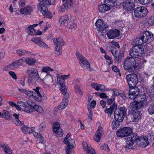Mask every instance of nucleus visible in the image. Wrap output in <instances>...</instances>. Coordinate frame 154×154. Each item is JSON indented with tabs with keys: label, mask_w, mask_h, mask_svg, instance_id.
<instances>
[{
	"label": "nucleus",
	"mask_w": 154,
	"mask_h": 154,
	"mask_svg": "<svg viewBox=\"0 0 154 154\" xmlns=\"http://www.w3.org/2000/svg\"><path fill=\"white\" fill-rule=\"evenodd\" d=\"M116 134L118 137H125L127 144L125 147L126 149H134L132 147V143L134 140H135L136 137H137V134L133 133L131 128L128 127L122 128L117 131Z\"/></svg>",
	"instance_id": "f257e3e1"
},
{
	"label": "nucleus",
	"mask_w": 154,
	"mask_h": 154,
	"mask_svg": "<svg viewBox=\"0 0 154 154\" xmlns=\"http://www.w3.org/2000/svg\"><path fill=\"white\" fill-rule=\"evenodd\" d=\"M123 67L126 71L130 72H136L137 66L136 65V61L132 57H128L123 62Z\"/></svg>",
	"instance_id": "f03ea898"
},
{
	"label": "nucleus",
	"mask_w": 154,
	"mask_h": 154,
	"mask_svg": "<svg viewBox=\"0 0 154 154\" xmlns=\"http://www.w3.org/2000/svg\"><path fill=\"white\" fill-rule=\"evenodd\" d=\"M153 36L152 33L148 31H144L140 33L135 39L137 45H141L147 42L149 40L152 38Z\"/></svg>",
	"instance_id": "7ed1b4c3"
},
{
	"label": "nucleus",
	"mask_w": 154,
	"mask_h": 154,
	"mask_svg": "<svg viewBox=\"0 0 154 154\" xmlns=\"http://www.w3.org/2000/svg\"><path fill=\"white\" fill-rule=\"evenodd\" d=\"M70 76V75L69 74L67 75H60L57 78V83L60 85V88L61 92L64 96L66 95V98L68 97V94L67 93V88L65 85L66 82H65V79L69 78Z\"/></svg>",
	"instance_id": "20e7f679"
},
{
	"label": "nucleus",
	"mask_w": 154,
	"mask_h": 154,
	"mask_svg": "<svg viewBox=\"0 0 154 154\" xmlns=\"http://www.w3.org/2000/svg\"><path fill=\"white\" fill-rule=\"evenodd\" d=\"M127 109L125 107L116 108L114 114V117L116 120L122 122L126 114Z\"/></svg>",
	"instance_id": "39448f33"
},
{
	"label": "nucleus",
	"mask_w": 154,
	"mask_h": 154,
	"mask_svg": "<svg viewBox=\"0 0 154 154\" xmlns=\"http://www.w3.org/2000/svg\"><path fill=\"white\" fill-rule=\"evenodd\" d=\"M144 51L143 48L141 45L136 44V45L133 47L129 51V55L132 58L138 57L141 56Z\"/></svg>",
	"instance_id": "423d86ee"
},
{
	"label": "nucleus",
	"mask_w": 154,
	"mask_h": 154,
	"mask_svg": "<svg viewBox=\"0 0 154 154\" xmlns=\"http://www.w3.org/2000/svg\"><path fill=\"white\" fill-rule=\"evenodd\" d=\"M117 5L116 2L113 0H104V4L99 5L98 9L100 12H104L110 9V8L114 7Z\"/></svg>",
	"instance_id": "0eeeda50"
},
{
	"label": "nucleus",
	"mask_w": 154,
	"mask_h": 154,
	"mask_svg": "<svg viewBox=\"0 0 154 154\" xmlns=\"http://www.w3.org/2000/svg\"><path fill=\"white\" fill-rule=\"evenodd\" d=\"M53 41L55 45V54L59 56L62 54L61 48L64 45V43L63 41L60 38H54Z\"/></svg>",
	"instance_id": "6e6552de"
},
{
	"label": "nucleus",
	"mask_w": 154,
	"mask_h": 154,
	"mask_svg": "<svg viewBox=\"0 0 154 154\" xmlns=\"http://www.w3.org/2000/svg\"><path fill=\"white\" fill-rule=\"evenodd\" d=\"M126 79L129 88H134L137 84L138 82V79L137 75L134 73L128 74L126 75Z\"/></svg>",
	"instance_id": "1a4fd4ad"
},
{
	"label": "nucleus",
	"mask_w": 154,
	"mask_h": 154,
	"mask_svg": "<svg viewBox=\"0 0 154 154\" xmlns=\"http://www.w3.org/2000/svg\"><path fill=\"white\" fill-rule=\"evenodd\" d=\"M148 12L146 8L142 6L136 8L134 10V13L136 17L142 18L145 17Z\"/></svg>",
	"instance_id": "9d476101"
},
{
	"label": "nucleus",
	"mask_w": 154,
	"mask_h": 154,
	"mask_svg": "<svg viewBox=\"0 0 154 154\" xmlns=\"http://www.w3.org/2000/svg\"><path fill=\"white\" fill-rule=\"evenodd\" d=\"M95 25L97 30L103 32H106L108 27V25L107 23L104 22L100 19H99L97 20Z\"/></svg>",
	"instance_id": "9b49d317"
},
{
	"label": "nucleus",
	"mask_w": 154,
	"mask_h": 154,
	"mask_svg": "<svg viewBox=\"0 0 154 154\" xmlns=\"http://www.w3.org/2000/svg\"><path fill=\"white\" fill-rule=\"evenodd\" d=\"M121 5L124 9L128 11H131L134 9V1L132 0H125Z\"/></svg>",
	"instance_id": "f8f14e48"
},
{
	"label": "nucleus",
	"mask_w": 154,
	"mask_h": 154,
	"mask_svg": "<svg viewBox=\"0 0 154 154\" xmlns=\"http://www.w3.org/2000/svg\"><path fill=\"white\" fill-rule=\"evenodd\" d=\"M135 140H134L133 142L132 143V146L135 142H136L138 146H140L142 147H145L149 144L148 140L146 137H136Z\"/></svg>",
	"instance_id": "ddd939ff"
},
{
	"label": "nucleus",
	"mask_w": 154,
	"mask_h": 154,
	"mask_svg": "<svg viewBox=\"0 0 154 154\" xmlns=\"http://www.w3.org/2000/svg\"><path fill=\"white\" fill-rule=\"evenodd\" d=\"M63 3L59 9V11L60 12L65 11L66 9H70L72 8L74 5L73 0H62Z\"/></svg>",
	"instance_id": "4468645a"
},
{
	"label": "nucleus",
	"mask_w": 154,
	"mask_h": 154,
	"mask_svg": "<svg viewBox=\"0 0 154 154\" xmlns=\"http://www.w3.org/2000/svg\"><path fill=\"white\" fill-rule=\"evenodd\" d=\"M143 102L142 101H134L131 103L129 106V108L130 109L132 110V111H135L140 109L142 107Z\"/></svg>",
	"instance_id": "2eb2a0df"
},
{
	"label": "nucleus",
	"mask_w": 154,
	"mask_h": 154,
	"mask_svg": "<svg viewBox=\"0 0 154 154\" xmlns=\"http://www.w3.org/2000/svg\"><path fill=\"white\" fill-rule=\"evenodd\" d=\"M27 74L29 76L33 77L35 80L39 79V76L37 70L34 68H31L28 69L26 72Z\"/></svg>",
	"instance_id": "dca6fc26"
},
{
	"label": "nucleus",
	"mask_w": 154,
	"mask_h": 154,
	"mask_svg": "<svg viewBox=\"0 0 154 154\" xmlns=\"http://www.w3.org/2000/svg\"><path fill=\"white\" fill-rule=\"evenodd\" d=\"M140 112L138 111L129 110L128 115L131 118L132 121L137 122L141 118Z\"/></svg>",
	"instance_id": "f3484780"
},
{
	"label": "nucleus",
	"mask_w": 154,
	"mask_h": 154,
	"mask_svg": "<svg viewBox=\"0 0 154 154\" xmlns=\"http://www.w3.org/2000/svg\"><path fill=\"white\" fill-rule=\"evenodd\" d=\"M31 41L35 44H38L40 47L45 48H48V45L43 42V40L41 38H32Z\"/></svg>",
	"instance_id": "a211bd4d"
},
{
	"label": "nucleus",
	"mask_w": 154,
	"mask_h": 154,
	"mask_svg": "<svg viewBox=\"0 0 154 154\" xmlns=\"http://www.w3.org/2000/svg\"><path fill=\"white\" fill-rule=\"evenodd\" d=\"M65 96L64 97L65 99L63 100L62 102H61L59 106H58L57 107H55L54 108V110L55 111L57 112H59L60 110L65 108L67 106L68 104V101L67 99L69 96L67 97V98H66V95H64V96Z\"/></svg>",
	"instance_id": "6ab92c4d"
},
{
	"label": "nucleus",
	"mask_w": 154,
	"mask_h": 154,
	"mask_svg": "<svg viewBox=\"0 0 154 154\" xmlns=\"http://www.w3.org/2000/svg\"><path fill=\"white\" fill-rule=\"evenodd\" d=\"M120 35V31L117 29L115 30H111L107 34V36L109 39H113L119 36Z\"/></svg>",
	"instance_id": "aec40b11"
},
{
	"label": "nucleus",
	"mask_w": 154,
	"mask_h": 154,
	"mask_svg": "<svg viewBox=\"0 0 154 154\" xmlns=\"http://www.w3.org/2000/svg\"><path fill=\"white\" fill-rule=\"evenodd\" d=\"M82 145L84 149L87 152V154H96L94 149L88 146L86 142H83Z\"/></svg>",
	"instance_id": "412c9836"
},
{
	"label": "nucleus",
	"mask_w": 154,
	"mask_h": 154,
	"mask_svg": "<svg viewBox=\"0 0 154 154\" xmlns=\"http://www.w3.org/2000/svg\"><path fill=\"white\" fill-rule=\"evenodd\" d=\"M103 134V129L101 127H99L97 131L94 138L95 140L97 142H100V140L101 136Z\"/></svg>",
	"instance_id": "4be33fe9"
},
{
	"label": "nucleus",
	"mask_w": 154,
	"mask_h": 154,
	"mask_svg": "<svg viewBox=\"0 0 154 154\" xmlns=\"http://www.w3.org/2000/svg\"><path fill=\"white\" fill-rule=\"evenodd\" d=\"M71 21V18L69 17L68 15H65L61 17L59 20V22L61 25H65V26Z\"/></svg>",
	"instance_id": "5701e85b"
},
{
	"label": "nucleus",
	"mask_w": 154,
	"mask_h": 154,
	"mask_svg": "<svg viewBox=\"0 0 154 154\" xmlns=\"http://www.w3.org/2000/svg\"><path fill=\"white\" fill-rule=\"evenodd\" d=\"M110 49L114 57V59L116 60V63H119V55H118V51L117 48L114 46H111Z\"/></svg>",
	"instance_id": "b1692460"
},
{
	"label": "nucleus",
	"mask_w": 154,
	"mask_h": 154,
	"mask_svg": "<svg viewBox=\"0 0 154 154\" xmlns=\"http://www.w3.org/2000/svg\"><path fill=\"white\" fill-rule=\"evenodd\" d=\"M63 143L66 144L67 146V148L72 149L74 147V145L75 144L74 139L70 138L68 140L64 139L63 140Z\"/></svg>",
	"instance_id": "393cba45"
},
{
	"label": "nucleus",
	"mask_w": 154,
	"mask_h": 154,
	"mask_svg": "<svg viewBox=\"0 0 154 154\" xmlns=\"http://www.w3.org/2000/svg\"><path fill=\"white\" fill-rule=\"evenodd\" d=\"M117 106V104L114 103L112 105L110 106L109 108L105 109L104 112L105 113L108 114V116H110L111 115L114 109L116 108Z\"/></svg>",
	"instance_id": "a878e982"
},
{
	"label": "nucleus",
	"mask_w": 154,
	"mask_h": 154,
	"mask_svg": "<svg viewBox=\"0 0 154 154\" xmlns=\"http://www.w3.org/2000/svg\"><path fill=\"white\" fill-rule=\"evenodd\" d=\"M1 118H4L6 120H11L12 116L8 111L3 110L2 112Z\"/></svg>",
	"instance_id": "bb28decb"
},
{
	"label": "nucleus",
	"mask_w": 154,
	"mask_h": 154,
	"mask_svg": "<svg viewBox=\"0 0 154 154\" xmlns=\"http://www.w3.org/2000/svg\"><path fill=\"white\" fill-rule=\"evenodd\" d=\"M32 11V8L31 7L28 6L21 8L20 9V12L22 14L27 15L30 14Z\"/></svg>",
	"instance_id": "cd10ccee"
},
{
	"label": "nucleus",
	"mask_w": 154,
	"mask_h": 154,
	"mask_svg": "<svg viewBox=\"0 0 154 154\" xmlns=\"http://www.w3.org/2000/svg\"><path fill=\"white\" fill-rule=\"evenodd\" d=\"M81 66L83 68L88 69L90 67V64L87 60L84 58V59H82L79 61Z\"/></svg>",
	"instance_id": "c85d7f7f"
},
{
	"label": "nucleus",
	"mask_w": 154,
	"mask_h": 154,
	"mask_svg": "<svg viewBox=\"0 0 154 154\" xmlns=\"http://www.w3.org/2000/svg\"><path fill=\"white\" fill-rule=\"evenodd\" d=\"M46 5L42 4H39L38 5V8L43 14H45V12H47L48 11V8L46 7Z\"/></svg>",
	"instance_id": "c756f323"
},
{
	"label": "nucleus",
	"mask_w": 154,
	"mask_h": 154,
	"mask_svg": "<svg viewBox=\"0 0 154 154\" xmlns=\"http://www.w3.org/2000/svg\"><path fill=\"white\" fill-rule=\"evenodd\" d=\"M16 52L20 56H23L26 54H31V52L26 51L23 49H19L16 51Z\"/></svg>",
	"instance_id": "7c9ffc66"
},
{
	"label": "nucleus",
	"mask_w": 154,
	"mask_h": 154,
	"mask_svg": "<svg viewBox=\"0 0 154 154\" xmlns=\"http://www.w3.org/2000/svg\"><path fill=\"white\" fill-rule=\"evenodd\" d=\"M41 2L39 4H42L45 5H54L55 2V0H38Z\"/></svg>",
	"instance_id": "2f4dec72"
},
{
	"label": "nucleus",
	"mask_w": 154,
	"mask_h": 154,
	"mask_svg": "<svg viewBox=\"0 0 154 154\" xmlns=\"http://www.w3.org/2000/svg\"><path fill=\"white\" fill-rule=\"evenodd\" d=\"M27 32L30 35H34L36 33V30L32 27V26L30 25L27 29Z\"/></svg>",
	"instance_id": "473e14b6"
},
{
	"label": "nucleus",
	"mask_w": 154,
	"mask_h": 154,
	"mask_svg": "<svg viewBox=\"0 0 154 154\" xmlns=\"http://www.w3.org/2000/svg\"><path fill=\"white\" fill-rule=\"evenodd\" d=\"M26 63L29 65H33L36 62V60L32 58L27 57L25 60Z\"/></svg>",
	"instance_id": "72a5a7b5"
},
{
	"label": "nucleus",
	"mask_w": 154,
	"mask_h": 154,
	"mask_svg": "<svg viewBox=\"0 0 154 154\" xmlns=\"http://www.w3.org/2000/svg\"><path fill=\"white\" fill-rule=\"evenodd\" d=\"M66 26L68 29V31L70 32L72 29L76 27V25L71 21L66 25Z\"/></svg>",
	"instance_id": "f704fd0d"
},
{
	"label": "nucleus",
	"mask_w": 154,
	"mask_h": 154,
	"mask_svg": "<svg viewBox=\"0 0 154 154\" xmlns=\"http://www.w3.org/2000/svg\"><path fill=\"white\" fill-rule=\"evenodd\" d=\"M13 116L15 117V119L13 120V122L17 125H21V122L19 119V115L16 113H14L13 114Z\"/></svg>",
	"instance_id": "c9c22d12"
},
{
	"label": "nucleus",
	"mask_w": 154,
	"mask_h": 154,
	"mask_svg": "<svg viewBox=\"0 0 154 154\" xmlns=\"http://www.w3.org/2000/svg\"><path fill=\"white\" fill-rule=\"evenodd\" d=\"M46 84L48 85H50L53 82V79L52 76L51 75H47L45 78Z\"/></svg>",
	"instance_id": "e433bc0d"
},
{
	"label": "nucleus",
	"mask_w": 154,
	"mask_h": 154,
	"mask_svg": "<svg viewBox=\"0 0 154 154\" xmlns=\"http://www.w3.org/2000/svg\"><path fill=\"white\" fill-rule=\"evenodd\" d=\"M16 68L17 67L14 61L10 64L7 65V66L5 67L4 68V70L5 71L10 70L11 69H14Z\"/></svg>",
	"instance_id": "4c0bfd02"
},
{
	"label": "nucleus",
	"mask_w": 154,
	"mask_h": 154,
	"mask_svg": "<svg viewBox=\"0 0 154 154\" xmlns=\"http://www.w3.org/2000/svg\"><path fill=\"white\" fill-rule=\"evenodd\" d=\"M5 154H11L12 152V151L10 148L7 145L3 144V147Z\"/></svg>",
	"instance_id": "58836bf2"
},
{
	"label": "nucleus",
	"mask_w": 154,
	"mask_h": 154,
	"mask_svg": "<svg viewBox=\"0 0 154 154\" xmlns=\"http://www.w3.org/2000/svg\"><path fill=\"white\" fill-rule=\"evenodd\" d=\"M31 129L30 128L26 126H24L21 128L22 132L25 134L27 133L30 134L31 133V132H30Z\"/></svg>",
	"instance_id": "ea45409f"
},
{
	"label": "nucleus",
	"mask_w": 154,
	"mask_h": 154,
	"mask_svg": "<svg viewBox=\"0 0 154 154\" xmlns=\"http://www.w3.org/2000/svg\"><path fill=\"white\" fill-rule=\"evenodd\" d=\"M129 92H133L134 93H136L137 95L139 94L140 90L138 88L135 86L134 88H130Z\"/></svg>",
	"instance_id": "a19ab883"
},
{
	"label": "nucleus",
	"mask_w": 154,
	"mask_h": 154,
	"mask_svg": "<svg viewBox=\"0 0 154 154\" xmlns=\"http://www.w3.org/2000/svg\"><path fill=\"white\" fill-rule=\"evenodd\" d=\"M148 143L151 145L152 146H154V136L150 135L147 137Z\"/></svg>",
	"instance_id": "79ce46f5"
},
{
	"label": "nucleus",
	"mask_w": 154,
	"mask_h": 154,
	"mask_svg": "<svg viewBox=\"0 0 154 154\" xmlns=\"http://www.w3.org/2000/svg\"><path fill=\"white\" fill-rule=\"evenodd\" d=\"M119 122L117 120L113 121L112 123V127L113 129H116L118 126L120 125L119 122Z\"/></svg>",
	"instance_id": "37998d69"
},
{
	"label": "nucleus",
	"mask_w": 154,
	"mask_h": 154,
	"mask_svg": "<svg viewBox=\"0 0 154 154\" xmlns=\"http://www.w3.org/2000/svg\"><path fill=\"white\" fill-rule=\"evenodd\" d=\"M153 0H138L139 2L143 5H146L152 3Z\"/></svg>",
	"instance_id": "c03bdc74"
},
{
	"label": "nucleus",
	"mask_w": 154,
	"mask_h": 154,
	"mask_svg": "<svg viewBox=\"0 0 154 154\" xmlns=\"http://www.w3.org/2000/svg\"><path fill=\"white\" fill-rule=\"evenodd\" d=\"M33 90L37 94L39 97L40 98L42 97L41 94L42 91V90L41 88L39 87H36L35 88L33 89Z\"/></svg>",
	"instance_id": "a18cd8bd"
},
{
	"label": "nucleus",
	"mask_w": 154,
	"mask_h": 154,
	"mask_svg": "<svg viewBox=\"0 0 154 154\" xmlns=\"http://www.w3.org/2000/svg\"><path fill=\"white\" fill-rule=\"evenodd\" d=\"M60 125L59 123L57 122L54 123L53 125V132L57 131L60 128Z\"/></svg>",
	"instance_id": "49530a36"
},
{
	"label": "nucleus",
	"mask_w": 154,
	"mask_h": 154,
	"mask_svg": "<svg viewBox=\"0 0 154 154\" xmlns=\"http://www.w3.org/2000/svg\"><path fill=\"white\" fill-rule=\"evenodd\" d=\"M147 110L149 113L150 115L154 114V103L150 105L148 108Z\"/></svg>",
	"instance_id": "de8ad7c7"
},
{
	"label": "nucleus",
	"mask_w": 154,
	"mask_h": 154,
	"mask_svg": "<svg viewBox=\"0 0 154 154\" xmlns=\"http://www.w3.org/2000/svg\"><path fill=\"white\" fill-rule=\"evenodd\" d=\"M45 143V141L42 140V141H41V142L37 143L36 144L37 148L40 149H42L45 146L44 144Z\"/></svg>",
	"instance_id": "09e8293b"
},
{
	"label": "nucleus",
	"mask_w": 154,
	"mask_h": 154,
	"mask_svg": "<svg viewBox=\"0 0 154 154\" xmlns=\"http://www.w3.org/2000/svg\"><path fill=\"white\" fill-rule=\"evenodd\" d=\"M53 69L49 66L44 67L42 69V72H45L47 73H49L50 72L53 71Z\"/></svg>",
	"instance_id": "8fccbe9b"
},
{
	"label": "nucleus",
	"mask_w": 154,
	"mask_h": 154,
	"mask_svg": "<svg viewBox=\"0 0 154 154\" xmlns=\"http://www.w3.org/2000/svg\"><path fill=\"white\" fill-rule=\"evenodd\" d=\"M54 132L56 133V136L57 137H61L63 135V133L61 128H59L57 131Z\"/></svg>",
	"instance_id": "3c124183"
},
{
	"label": "nucleus",
	"mask_w": 154,
	"mask_h": 154,
	"mask_svg": "<svg viewBox=\"0 0 154 154\" xmlns=\"http://www.w3.org/2000/svg\"><path fill=\"white\" fill-rule=\"evenodd\" d=\"M46 128V125L45 122H42L39 125L38 130L40 131H42L44 130Z\"/></svg>",
	"instance_id": "603ef678"
},
{
	"label": "nucleus",
	"mask_w": 154,
	"mask_h": 154,
	"mask_svg": "<svg viewBox=\"0 0 154 154\" xmlns=\"http://www.w3.org/2000/svg\"><path fill=\"white\" fill-rule=\"evenodd\" d=\"M128 94L129 98L131 99H134L138 96L136 93L134 94L133 92H129Z\"/></svg>",
	"instance_id": "864d4df0"
},
{
	"label": "nucleus",
	"mask_w": 154,
	"mask_h": 154,
	"mask_svg": "<svg viewBox=\"0 0 154 154\" xmlns=\"http://www.w3.org/2000/svg\"><path fill=\"white\" fill-rule=\"evenodd\" d=\"M23 109L24 110V111L26 112H31L33 111V109H31L30 108V106H27L26 104L25 107H24Z\"/></svg>",
	"instance_id": "5fc2aeb1"
},
{
	"label": "nucleus",
	"mask_w": 154,
	"mask_h": 154,
	"mask_svg": "<svg viewBox=\"0 0 154 154\" xmlns=\"http://www.w3.org/2000/svg\"><path fill=\"white\" fill-rule=\"evenodd\" d=\"M115 100V97L114 95H112L110 98L108 99L107 104L108 105H110Z\"/></svg>",
	"instance_id": "6e6d98bb"
},
{
	"label": "nucleus",
	"mask_w": 154,
	"mask_h": 154,
	"mask_svg": "<svg viewBox=\"0 0 154 154\" xmlns=\"http://www.w3.org/2000/svg\"><path fill=\"white\" fill-rule=\"evenodd\" d=\"M25 94L29 97H32V96H33V94H35V93L32 91L26 90Z\"/></svg>",
	"instance_id": "4d7b16f0"
},
{
	"label": "nucleus",
	"mask_w": 154,
	"mask_h": 154,
	"mask_svg": "<svg viewBox=\"0 0 154 154\" xmlns=\"http://www.w3.org/2000/svg\"><path fill=\"white\" fill-rule=\"evenodd\" d=\"M74 88L76 93L80 94L81 96L82 95V93L78 86L77 85H75L74 86Z\"/></svg>",
	"instance_id": "13d9d810"
},
{
	"label": "nucleus",
	"mask_w": 154,
	"mask_h": 154,
	"mask_svg": "<svg viewBox=\"0 0 154 154\" xmlns=\"http://www.w3.org/2000/svg\"><path fill=\"white\" fill-rule=\"evenodd\" d=\"M23 61V59H20L15 61L14 62L17 66V67H18L19 66H20L22 65Z\"/></svg>",
	"instance_id": "bf43d9fd"
},
{
	"label": "nucleus",
	"mask_w": 154,
	"mask_h": 154,
	"mask_svg": "<svg viewBox=\"0 0 154 154\" xmlns=\"http://www.w3.org/2000/svg\"><path fill=\"white\" fill-rule=\"evenodd\" d=\"M27 104L29 105V106H30V108L32 109H33V108L36 105L34 103L31 101H27Z\"/></svg>",
	"instance_id": "052dcab7"
},
{
	"label": "nucleus",
	"mask_w": 154,
	"mask_h": 154,
	"mask_svg": "<svg viewBox=\"0 0 154 154\" xmlns=\"http://www.w3.org/2000/svg\"><path fill=\"white\" fill-rule=\"evenodd\" d=\"M45 14H43L44 16V17H47L48 18H51L52 17V14L48 11L47 12H45Z\"/></svg>",
	"instance_id": "680f3d73"
},
{
	"label": "nucleus",
	"mask_w": 154,
	"mask_h": 154,
	"mask_svg": "<svg viewBox=\"0 0 154 154\" xmlns=\"http://www.w3.org/2000/svg\"><path fill=\"white\" fill-rule=\"evenodd\" d=\"M76 56L77 58L80 60L84 59L85 57H83L80 53L76 52Z\"/></svg>",
	"instance_id": "e2e57ef3"
},
{
	"label": "nucleus",
	"mask_w": 154,
	"mask_h": 154,
	"mask_svg": "<svg viewBox=\"0 0 154 154\" xmlns=\"http://www.w3.org/2000/svg\"><path fill=\"white\" fill-rule=\"evenodd\" d=\"M101 149L102 150H104L105 151L109 152V149L108 147L107 144H105L104 145L101 147Z\"/></svg>",
	"instance_id": "0e129e2a"
},
{
	"label": "nucleus",
	"mask_w": 154,
	"mask_h": 154,
	"mask_svg": "<svg viewBox=\"0 0 154 154\" xmlns=\"http://www.w3.org/2000/svg\"><path fill=\"white\" fill-rule=\"evenodd\" d=\"M98 91H105V87L103 85L98 84Z\"/></svg>",
	"instance_id": "69168bd1"
},
{
	"label": "nucleus",
	"mask_w": 154,
	"mask_h": 154,
	"mask_svg": "<svg viewBox=\"0 0 154 154\" xmlns=\"http://www.w3.org/2000/svg\"><path fill=\"white\" fill-rule=\"evenodd\" d=\"M17 104L19 106H20L22 109L25 107L26 104L23 101H20L17 102Z\"/></svg>",
	"instance_id": "338daca9"
},
{
	"label": "nucleus",
	"mask_w": 154,
	"mask_h": 154,
	"mask_svg": "<svg viewBox=\"0 0 154 154\" xmlns=\"http://www.w3.org/2000/svg\"><path fill=\"white\" fill-rule=\"evenodd\" d=\"M9 74L11 75V76L14 79H17V76L15 73L13 72L10 71L9 72Z\"/></svg>",
	"instance_id": "774afa93"
}]
</instances>
